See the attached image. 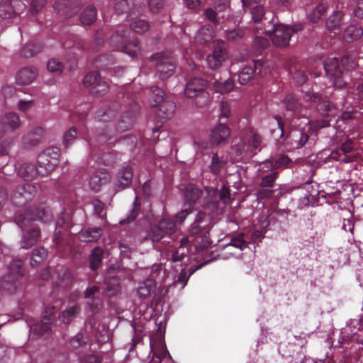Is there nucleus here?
<instances>
[{"label":"nucleus","instance_id":"nucleus-48","mask_svg":"<svg viewBox=\"0 0 363 363\" xmlns=\"http://www.w3.org/2000/svg\"><path fill=\"white\" fill-rule=\"evenodd\" d=\"M245 35L244 28H238L230 30H225V38L228 42L238 43L242 40Z\"/></svg>","mask_w":363,"mask_h":363},{"label":"nucleus","instance_id":"nucleus-35","mask_svg":"<svg viewBox=\"0 0 363 363\" xmlns=\"http://www.w3.org/2000/svg\"><path fill=\"white\" fill-rule=\"evenodd\" d=\"M157 106H159L157 111L158 117L164 120L172 117L176 109V106L172 101H164Z\"/></svg>","mask_w":363,"mask_h":363},{"label":"nucleus","instance_id":"nucleus-10","mask_svg":"<svg viewBox=\"0 0 363 363\" xmlns=\"http://www.w3.org/2000/svg\"><path fill=\"white\" fill-rule=\"evenodd\" d=\"M306 101L315 104L318 111L324 116L334 117L340 113L339 107L333 102L325 100L318 93L306 92L303 96Z\"/></svg>","mask_w":363,"mask_h":363},{"label":"nucleus","instance_id":"nucleus-45","mask_svg":"<svg viewBox=\"0 0 363 363\" xmlns=\"http://www.w3.org/2000/svg\"><path fill=\"white\" fill-rule=\"evenodd\" d=\"M225 164L226 162L223 156H219L218 153H213L209 165L211 173L215 175L219 174Z\"/></svg>","mask_w":363,"mask_h":363},{"label":"nucleus","instance_id":"nucleus-61","mask_svg":"<svg viewBox=\"0 0 363 363\" xmlns=\"http://www.w3.org/2000/svg\"><path fill=\"white\" fill-rule=\"evenodd\" d=\"M341 65L344 68L345 72L353 69L357 66L356 58L352 55L347 54L344 55L341 60Z\"/></svg>","mask_w":363,"mask_h":363},{"label":"nucleus","instance_id":"nucleus-19","mask_svg":"<svg viewBox=\"0 0 363 363\" xmlns=\"http://www.w3.org/2000/svg\"><path fill=\"white\" fill-rule=\"evenodd\" d=\"M308 139V134L301 129H293L286 136L287 144L292 149H299L303 147Z\"/></svg>","mask_w":363,"mask_h":363},{"label":"nucleus","instance_id":"nucleus-15","mask_svg":"<svg viewBox=\"0 0 363 363\" xmlns=\"http://www.w3.org/2000/svg\"><path fill=\"white\" fill-rule=\"evenodd\" d=\"M100 291L97 286H92L87 288L84 292V297L87 300L86 304L89 307V312L94 314L99 313L103 308V301L99 296Z\"/></svg>","mask_w":363,"mask_h":363},{"label":"nucleus","instance_id":"nucleus-41","mask_svg":"<svg viewBox=\"0 0 363 363\" xmlns=\"http://www.w3.org/2000/svg\"><path fill=\"white\" fill-rule=\"evenodd\" d=\"M43 48V45L39 41H32L28 43L21 51L20 55L23 57H30L38 53Z\"/></svg>","mask_w":363,"mask_h":363},{"label":"nucleus","instance_id":"nucleus-54","mask_svg":"<svg viewBox=\"0 0 363 363\" xmlns=\"http://www.w3.org/2000/svg\"><path fill=\"white\" fill-rule=\"evenodd\" d=\"M106 286V291L109 296H116L121 290L120 280L116 277H112L107 279L105 282Z\"/></svg>","mask_w":363,"mask_h":363},{"label":"nucleus","instance_id":"nucleus-46","mask_svg":"<svg viewBox=\"0 0 363 363\" xmlns=\"http://www.w3.org/2000/svg\"><path fill=\"white\" fill-rule=\"evenodd\" d=\"M104 252L99 247H96L91 252L89 258V267L92 270L97 269L102 263Z\"/></svg>","mask_w":363,"mask_h":363},{"label":"nucleus","instance_id":"nucleus-11","mask_svg":"<svg viewBox=\"0 0 363 363\" xmlns=\"http://www.w3.org/2000/svg\"><path fill=\"white\" fill-rule=\"evenodd\" d=\"M36 194V186L29 183H25L15 189L11 195V201L13 205L22 207L30 202Z\"/></svg>","mask_w":363,"mask_h":363},{"label":"nucleus","instance_id":"nucleus-56","mask_svg":"<svg viewBox=\"0 0 363 363\" xmlns=\"http://www.w3.org/2000/svg\"><path fill=\"white\" fill-rule=\"evenodd\" d=\"M79 311V306L74 305L63 311L60 315L59 318L64 323L69 324L78 313Z\"/></svg>","mask_w":363,"mask_h":363},{"label":"nucleus","instance_id":"nucleus-18","mask_svg":"<svg viewBox=\"0 0 363 363\" xmlns=\"http://www.w3.org/2000/svg\"><path fill=\"white\" fill-rule=\"evenodd\" d=\"M230 136V130L224 123H219L215 126L210 133V142L213 145L226 144Z\"/></svg>","mask_w":363,"mask_h":363},{"label":"nucleus","instance_id":"nucleus-47","mask_svg":"<svg viewBox=\"0 0 363 363\" xmlns=\"http://www.w3.org/2000/svg\"><path fill=\"white\" fill-rule=\"evenodd\" d=\"M235 86V84L233 79H228L224 81L216 80L213 82V87L216 92L220 94H227L231 91Z\"/></svg>","mask_w":363,"mask_h":363},{"label":"nucleus","instance_id":"nucleus-40","mask_svg":"<svg viewBox=\"0 0 363 363\" xmlns=\"http://www.w3.org/2000/svg\"><path fill=\"white\" fill-rule=\"evenodd\" d=\"M7 274L11 275L12 277H18V279L21 281L22 277L25 274V268L23 267L22 260H13L9 264V272Z\"/></svg>","mask_w":363,"mask_h":363},{"label":"nucleus","instance_id":"nucleus-4","mask_svg":"<svg viewBox=\"0 0 363 363\" xmlns=\"http://www.w3.org/2000/svg\"><path fill=\"white\" fill-rule=\"evenodd\" d=\"M208 82L201 77H193L186 83L184 94L188 98H194V104L197 108L206 106L210 95L206 90Z\"/></svg>","mask_w":363,"mask_h":363},{"label":"nucleus","instance_id":"nucleus-30","mask_svg":"<svg viewBox=\"0 0 363 363\" xmlns=\"http://www.w3.org/2000/svg\"><path fill=\"white\" fill-rule=\"evenodd\" d=\"M22 282L18 277L6 274L1 279V289L10 294H15L21 286Z\"/></svg>","mask_w":363,"mask_h":363},{"label":"nucleus","instance_id":"nucleus-20","mask_svg":"<svg viewBox=\"0 0 363 363\" xmlns=\"http://www.w3.org/2000/svg\"><path fill=\"white\" fill-rule=\"evenodd\" d=\"M111 180V174L105 169L96 170L91 176L89 187L94 191H99L103 185L106 184Z\"/></svg>","mask_w":363,"mask_h":363},{"label":"nucleus","instance_id":"nucleus-36","mask_svg":"<svg viewBox=\"0 0 363 363\" xmlns=\"http://www.w3.org/2000/svg\"><path fill=\"white\" fill-rule=\"evenodd\" d=\"M134 16L128 20L130 23V28L138 34H143L147 31L150 28L149 23L145 20L138 19V16Z\"/></svg>","mask_w":363,"mask_h":363},{"label":"nucleus","instance_id":"nucleus-13","mask_svg":"<svg viewBox=\"0 0 363 363\" xmlns=\"http://www.w3.org/2000/svg\"><path fill=\"white\" fill-rule=\"evenodd\" d=\"M162 271V265L161 264L152 266L151 272V278L147 279L140 284L138 288V294L139 296L145 299L147 298L152 293L155 291L157 284L155 279L159 278Z\"/></svg>","mask_w":363,"mask_h":363},{"label":"nucleus","instance_id":"nucleus-38","mask_svg":"<svg viewBox=\"0 0 363 363\" xmlns=\"http://www.w3.org/2000/svg\"><path fill=\"white\" fill-rule=\"evenodd\" d=\"M214 38V31L211 26L205 25L199 30L196 40L199 43H208Z\"/></svg>","mask_w":363,"mask_h":363},{"label":"nucleus","instance_id":"nucleus-17","mask_svg":"<svg viewBox=\"0 0 363 363\" xmlns=\"http://www.w3.org/2000/svg\"><path fill=\"white\" fill-rule=\"evenodd\" d=\"M229 4V0H220L215 5L214 9L208 8L205 11L206 18L215 25L219 24L221 20H225L224 13L228 9Z\"/></svg>","mask_w":363,"mask_h":363},{"label":"nucleus","instance_id":"nucleus-21","mask_svg":"<svg viewBox=\"0 0 363 363\" xmlns=\"http://www.w3.org/2000/svg\"><path fill=\"white\" fill-rule=\"evenodd\" d=\"M244 10H249L255 22H259L264 14L262 0H241Z\"/></svg>","mask_w":363,"mask_h":363},{"label":"nucleus","instance_id":"nucleus-3","mask_svg":"<svg viewBox=\"0 0 363 363\" xmlns=\"http://www.w3.org/2000/svg\"><path fill=\"white\" fill-rule=\"evenodd\" d=\"M130 30L121 28L115 31L109 38V43L132 57H137L140 53V46L137 39L130 40Z\"/></svg>","mask_w":363,"mask_h":363},{"label":"nucleus","instance_id":"nucleus-8","mask_svg":"<svg viewBox=\"0 0 363 363\" xmlns=\"http://www.w3.org/2000/svg\"><path fill=\"white\" fill-rule=\"evenodd\" d=\"M155 62V68L160 79L164 80L174 74L175 60L170 51L157 52L152 56Z\"/></svg>","mask_w":363,"mask_h":363},{"label":"nucleus","instance_id":"nucleus-24","mask_svg":"<svg viewBox=\"0 0 363 363\" xmlns=\"http://www.w3.org/2000/svg\"><path fill=\"white\" fill-rule=\"evenodd\" d=\"M20 126V118L16 113H6L0 118V139L5 135L7 128L12 130Z\"/></svg>","mask_w":363,"mask_h":363},{"label":"nucleus","instance_id":"nucleus-53","mask_svg":"<svg viewBox=\"0 0 363 363\" xmlns=\"http://www.w3.org/2000/svg\"><path fill=\"white\" fill-rule=\"evenodd\" d=\"M48 257V251L43 247L35 248L32 254L30 264L35 267L42 263Z\"/></svg>","mask_w":363,"mask_h":363},{"label":"nucleus","instance_id":"nucleus-26","mask_svg":"<svg viewBox=\"0 0 363 363\" xmlns=\"http://www.w3.org/2000/svg\"><path fill=\"white\" fill-rule=\"evenodd\" d=\"M71 225L69 215L67 213H62L56 222V228L54 235V240L56 244H58L61 241L62 233L69 230Z\"/></svg>","mask_w":363,"mask_h":363},{"label":"nucleus","instance_id":"nucleus-64","mask_svg":"<svg viewBox=\"0 0 363 363\" xmlns=\"http://www.w3.org/2000/svg\"><path fill=\"white\" fill-rule=\"evenodd\" d=\"M152 92V106H157L159 104H162L164 101V91L157 87V86H152L150 89Z\"/></svg>","mask_w":363,"mask_h":363},{"label":"nucleus","instance_id":"nucleus-6","mask_svg":"<svg viewBox=\"0 0 363 363\" xmlns=\"http://www.w3.org/2000/svg\"><path fill=\"white\" fill-rule=\"evenodd\" d=\"M324 69L327 77L333 82L335 89L346 88L350 75L341 69L337 58H328L324 62Z\"/></svg>","mask_w":363,"mask_h":363},{"label":"nucleus","instance_id":"nucleus-59","mask_svg":"<svg viewBox=\"0 0 363 363\" xmlns=\"http://www.w3.org/2000/svg\"><path fill=\"white\" fill-rule=\"evenodd\" d=\"M140 211V203L138 201V198L135 197V201L133 203V207L130 214L128 215V216L126 218L122 220L120 222V223L121 225H125V224H128L130 222H133L138 216Z\"/></svg>","mask_w":363,"mask_h":363},{"label":"nucleus","instance_id":"nucleus-25","mask_svg":"<svg viewBox=\"0 0 363 363\" xmlns=\"http://www.w3.org/2000/svg\"><path fill=\"white\" fill-rule=\"evenodd\" d=\"M191 246V239L188 236L183 237L180 240L179 246L173 251L171 259L173 262H181L187 255Z\"/></svg>","mask_w":363,"mask_h":363},{"label":"nucleus","instance_id":"nucleus-23","mask_svg":"<svg viewBox=\"0 0 363 363\" xmlns=\"http://www.w3.org/2000/svg\"><path fill=\"white\" fill-rule=\"evenodd\" d=\"M203 191L196 185L188 184L184 191V199L186 204L190 208L200 202Z\"/></svg>","mask_w":363,"mask_h":363},{"label":"nucleus","instance_id":"nucleus-16","mask_svg":"<svg viewBox=\"0 0 363 363\" xmlns=\"http://www.w3.org/2000/svg\"><path fill=\"white\" fill-rule=\"evenodd\" d=\"M80 6L81 4L78 0H57L53 8L60 15L70 18L78 12Z\"/></svg>","mask_w":363,"mask_h":363},{"label":"nucleus","instance_id":"nucleus-31","mask_svg":"<svg viewBox=\"0 0 363 363\" xmlns=\"http://www.w3.org/2000/svg\"><path fill=\"white\" fill-rule=\"evenodd\" d=\"M283 104L291 116L298 117L301 112V106L293 94H287L283 99Z\"/></svg>","mask_w":363,"mask_h":363},{"label":"nucleus","instance_id":"nucleus-43","mask_svg":"<svg viewBox=\"0 0 363 363\" xmlns=\"http://www.w3.org/2000/svg\"><path fill=\"white\" fill-rule=\"evenodd\" d=\"M343 21V13L339 11H334L326 21V26L330 30L339 28Z\"/></svg>","mask_w":363,"mask_h":363},{"label":"nucleus","instance_id":"nucleus-9","mask_svg":"<svg viewBox=\"0 0 363 363\" xmlns=\"http://www.w3.org/2000/svg\"><path fill=\"white\" fill-rule=\"evenodd\" d=\"M301 25H295L293 27L284 26L282 24H274L273 30H265L271 37L274 45L281 48H286L289 45V42L292 34L301 30Z\"/></svg>","mask_w":363,"mask_h":363},{"label":"nucleus","instance_id":"nucleus-34","mask_svg":"<svg viewBox=\"0 0 363 363\" xmlns=\"http://www.w3.org/2000/svg\"><path fill=\"white\" fill-rule=\"evenodd\" d=\"M101 235L102 229L94 227L82 230L79 233V239L85 242H96L101 238Z\"/></svg>","mask_w":363,"mask_h":363},{"label":"nucleus","instance_id":"nucleus-57","mask_svg":"<svg viewBox=\"0 0 363 363\" xmlns=\"http://www.w3.org/2000/svg\"><path fill=\"white\" fill-rule=\"evenodd\" d=\"M109 89L108 84L106 82L100 78L98 82L93 86L90 90V94L95 96H101L106 94Z\"/></svg>","mask_w":363,"mask_h":363},{"label":"nucleus","instance_id":"nucleus-12","mask_svg":"<svg viewBox=\"0 0 363 363\" xmlns=\"http://www.w3.org/2000/svg\"><path fill=\"white\" fill-rule=\"evenodd\" d=\"M61 303L56 302L52 307H45L40 323L33 325L31 330L35 334L44 335L51 330V324L55 319L54 314L59 310Z\"/></svg>","mask_w":363,"mask_h":363},{"label":"nucleus","instance_id":"nucleus-49","mask_svg":"<svg viewBox=\"0 0 363 363\" xmlns=\"http://www.w3.org/2000/svg\"><path fill=\"white\" fill-rule=\"evenodd\" d=\"M327 9L328 6L325 4H319L310 12L308 18L311 22L316 23L325 16Z\"/></svg>","mask_w":363,"mask_h":363},{"label":"nucleus","instance_id":"nucleus-7","mask_svg":"<svg viewBox=\"0 0 363 363\" xmlns=\"http://www.w3.org/2000/svg\"><path fill=\"white\" fill-rule=\"evenodd\" d=\"M176 231L175 221L170 218H164L157 225L150 226L145 239L152 242H157L165 237H172Z\"/></svg>","mask_w":363,"mask_h":363},{"label":"nucleus","instance_id":"nucleus-62","mask_svg":"<svg viewBox=\"0 0 363 363\" xmlns=\"http://www.w3.org/2000/svg\"><path fill=\"white\" fill-rule=\"evenodd\" d=\"M243 237L244 235L242 233L233 236L230 239V242L226 245V247L233 246L240 249V250H243L247 247V242L244 240Z\"/></svg>","mask_w":363,"mask_h":363},{"label":"nucleus","instance_id":"nucleus-5","mask_svg":"<svg viewBox=\"0 0 363 363\" xmlns=\"http://www.w3.org/2000/svg\"><path fill=\"white\" fill-rule=\"evenodd\" d=\"M60 150L57 147H50L44 150L37 157V167L40 177L49 176L59 164Z\"/></svg>","mask_w":363,"mask_h":363},{"label":"nucleus","instance_id":"nucleus-37","mask_svg":"<svg viewBox=\"0 0 363 363\" xmlns=\"http://www.w3.org/2000/svg\"><path fill=\"white\" fill-rule=\"evenodd\" d=\"M362 35L363 30L360 26L357 25H350L345 29L343 38L346 42L350 43L359 39Z\"/></svg>","mask_w":363,"mask_h":363},{"label":"nucleus","instance_id":"nucleus-52","mask_svg":"<svg viewBox=\"0 0 363 363\" xmlns=\"http://www.w3.org/2000/svg\"><path fill=\"white\" fill-rule=\"evenodd\" d=\"M16 0H0V16L10 18L14 13L13 4Z\"/></svg>","mask_w":363,"mask_h":363},{"label":"nucleus","instance_id":"nucleus-32","mask_svg":"<svg viewBox=\"0 0 363 363\" xmlns=\"http://www.w3.org/2000/svg\"><path fill=\"white\" fill-rule=\"evenodd\" d=\"M43 135L44 130L42 128H35L23 138V143L27 148L34 147L38 145Z\"/></svg>","mask_w":363,"mask_h":363},{"label":"nucleus","instance_id":"nucleus-44","mask_svg":"<svg viewBox=\"0 0 363 363\" xmlns=\"http://www.w3.org/2000/svg\"><path fill=\"white\" fill-rule=\"evenodd\" d=\"M90 314L89 315L88 319L86 323V327H89L90 332L92 333V334L99 339V341H104V338L103 337V335H101V332L99 331V325L96 327L97 321L96 315L99 313H93L92 312H89Z\"/></svg>","mask_w":363,"mask_h":363},{"label":"nucleus","instance_id":"nucleus-63","mask_svg":"<svg viewBox=\"0 0 363 363\" xmlns=\"http://www.w3.org/2000/svg\"><path fill=\"white\" fill-rule=\"evenodd\" d=\"M100 78L101 77L98 72H91L84 77L83 84L84 86L91 89L93 86H95Z\"/></svg>","mask_w":363,"mask_h":363},{"label":"nucleus","instance_id":"nucleus-58","mask_svg":"<svg viewBox=\"0 0 363 363\" xmlns=\"http://www.w3.org/2000/svg\"><path fill=\"white\" fill-rule=\"evenodd\" d=\"M278 172H273L263 176L259 184V187L272 189L275 185V182L278 178Z\"/></svg>","mask_w":363,"mask_h":363},{"label":"nucleus","instance_id":"nucleus-33","mask_svg":"<svg viewBox=\"0 0 363 363\" xmlns=\"http://www.w3.org/2000/svg\"><path fill=\"white\" fill-rule=\"evenodd\" d=\"M137 110L138 105L134 104V111H126L122 115L117 125L118 131L124 132L133 126Z\"/></svg>","mask_w":363,"mask_h":363},{"label":"nucleus","instance_id":"nucleus-28","mask_svg":"<svg viewBox=\"0 0 363 363\" xmlns=\"http://www.w3.org/2000/svg\"><path fill=\"white\" fill-rule=\"evenodd\" d=\"M133 170L129 166L123 167L117 174V182L116 186L118 190H123L127 188L132 182Z\"/></svg>","mask_w":363,"mask_h":363},{"label":"nucleus","instance_id":"nucleus-2","mask_svg":"<svg viewBox=\"0 0 363 363\" xmlns=\"http://www.w3.org/2000/svg\"><path fill=\"white\" fill-rule=\"evenodd\" d=\"M211 227V216L204 212L199 211L194 222L191 225L187 235L191 239V242L198 252H202L211 245V240L209 237V232Z\"/></svg>","mask_w":363,"mask_h":363},{"label":"nucleus","instance_id":"nucleus-39","mask_svg":"<svg viewBox=\"0 0 363 363\" xmlns=\"http://www.w3.org/2000/svg\"><path fill=\"white\" fill-rule=\"evenodd\" d=\"M97 11L94 6H89L82 12L80 21L84 26H91L96 20Z\"/></svg>","mask_w":363,"mask_h":363},{"label":"nucleus","instance_id":"nucleus-29","mask_svg":"<svg viewBox=\"0 0 363 363\" xmlns=\"http://www.w3.org/2000/svg\"><path fill=\"white\" fill-rule=\"evenodd\" d=\"M18 175L24 180H33L38 176L40 177V172L37 164L30 162H25L22 164L17 172Z\"/></svg>","mask_w":363,"mask_h":363},{"label":"nucleus","instance_id":"nucleus-50","mask_svg":"<svg viewBox=\"0 0 363 363\" xmlns=\"http://www.w3.org/2000/svg\"><path fill=\"white\" fill-rule=\"evenodd\" d=\"M256 74V70L254 69L253 66H246L242 68L238 74V82L242 85L247 84Z\"/></svg>","mask_w":363,"mask_h":363},{"label":"nucleus","instance_id":"nucleus-14","mask_svg":"<svg viewBox=\"0 0 363 363\" xmlns=\"http://www.w3.org/2000/svg\"><path fill=\"white\" fill-rule=\"evenodd\" d=\"M144 6L135 4V0H121L115 5V11L118 15L126 13L128 21L134 16L141 15Z\"/></svg>","mask_w":363,"mask_h":363},{"label":"nucleus","instance_id":"nucleus-27","mask_svg":"<svg viewBox=\"0 0 363 363\" xmlns=\"http://www.w3.org/2000/svg\"><path fill=\"white\" fill-rule=\"evenodd\" d=\"M38 74L36 68L26 67L20 69L16 76V82L19 85H27L34 81Z\"/></svg>","mask_w":363,"mask_h":363},{"label":"nucleus","instance_id":"nucleus-22","mask_svg":"<svg viewBox=\"0 0 363 363\" xmlns=\"http://www.w3.org/2000/svg\"><path fill=\"white\" fill-rule=\"evenodd\" d=\"M228 57L226 51L220 46H216L212 54L207 57L208 66L211 69H217Z\"/></svg>","mask_w":363,"mask_h":363},{"label":"nucleus","instance_id":"nucleus-51","mask_svg":"<svg viewBox=\"0 0 363 363\" xmlns=\"http://www.w3.org/2000/svg\"><path fill=\"white\" fill-rule=\"evenodd\" d=\"M253 67L256 70V74L260 77H266L271 71L269 62L262 60H255L253 62Z\"/></svg>","mask_w":363,"mask_h":363},{"label":"nucleus","instance_id":"nucleus-60","mask_svg":"<svg viewBox=\"0 0 363 363\" xmlns=\"http://www.w3.org/2000/svg\"><path fill=\"white\" fill-rule=\"evenodd\" d=\"M342 109H344L340 116V118L344 123L348 121L354 120L356 118L357 111L352 106L345 107V102L342 104Z\"/></svg>","mask_w":363,"mask_h":363},{"label":"nucleus","instance_id":"nucleus-55","mask_svg":"<svg viewBox=\"0 0 363 363\" xmlns=\"http://www.w3.org/2000/svg\"><path fill=\"white\" fill-rule=\"evenodd\" d=\"M89 342V337L82 333H77L69 341L70 345L74 349L86 346Z\"/></svg>","mask_w":363,"mask_h":363},{"label":"nucleus","instance_id":"nucleus-1","mask_svg":"<svg viewBox=\"0 0 363 363\" xmlns=\"http://www.w3.org/2000/svg\"><path fill=\"white\" fill-rule=\"evenodd\" d=\"M52 219L50 209L45 204L18 212L14 217L15 223L23 230L21 240L22 248L28 249L35 245L40 237V230L34 222L48 223Z\"/></svg>","mask_w":363,"mask_h":363},{"label":"nucleus","instance_id":"nucleus-42","mask_svg":"<svg viewBox=\"0 0 363 363\" xmlns=\"http://www.w3.org/2000/svg\"><path fill=\"white\" fill-rule=\"evenodd\" d=\"M208 200L203 204L204 206L214 211L218 208L219 203L218 191L216 188H209L207 190Z\"/></svg>","mask_w":363,"mask_h":363}]
</instances>
